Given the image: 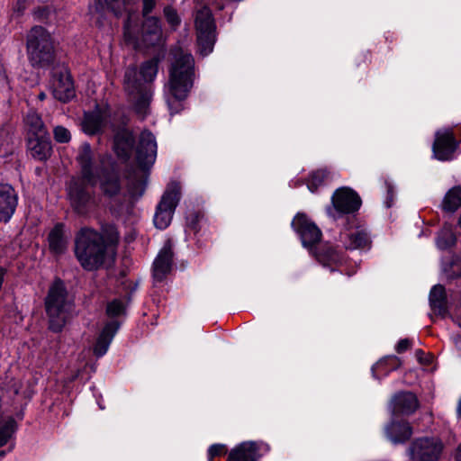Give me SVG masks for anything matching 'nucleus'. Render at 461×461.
<instances>
[{
    "label": "nucleus",
    "instance_id": "1",
    "mask_svg": "<svg viewBox=\"0 0 461 461\" xmlns=\"http://www.w3.org/2000/svg\"><path fill=\"white\" fill-rule=\"evenodd\" d=\"M118 240V232L112 225L104 228L102 233L82 229L76 240V256L85 269H97L106 260L114 258Z\"/></svg>",
    "mask_w": 461,
    "mask_h": 461
},
{
    "label": "nucleus",
    "instance_id": "2",
    "mask_svg": "<svg viewBox=\"0 0 461 461\" xmlns=\"http://www.w3.org/2000/svg\"><path fill=\"white\" fill-rule=\"evenodd\" d=\"M120 159L136 167L132 179L129 180L128 192L132 198L142 195L145 189L144 176L157 158V146H114Z\"/></svg>",
    "mask_w": 461,
    "mask_h": 461
},
{
    "label": "nucleus",
    "instance_id": "3",
    "mask_svg": "<svg viewBox=\"0 0 461 461\" xmlns=\"http://www.w3.org/2000/svg\"><path fill=\"white\" fill-rule=\"evenodd\" d=\"M28 60L32 67L47 68L55 60V42L52 35L42 26H33L26 37Z\"/></svg>",
    "mask_w": 461,
    "mask_h": 461
},
{
    "label": "nucleus",
    "instance_id": "4",
    "mask_svg": "<svg viewBox=\"0 0 461 461\" xmlns=\"http://www.w3.org/2000/svg\"><path fill=\"white\" fill-rule=\"evenodd\" d=\"M194 60L191 54L176 50L169 73V91L171 95L181 101L187 96L193 86Z\"/></svg>",
    "mask_w": 461,
    "mask_h": 461
},
{
    "label": "nucleus",
    "instance_id": "5",
    "mask_svg": "<svg viewBox=\"0 0 461 461\" xmlns=\"http://www.w3.org/2000/svg\"><path fill=\"white\" fill-rule=\"evenodd\" d=\"M81 165L82 179L72 181L68 187V195L73 207L79 212L85 213L93 199L86 189V185H94L97 179L91 167V153L88 146H86L78 157Z\"/></svg>",
    "mask_w": 461,
    "mask_h": 461
},
{
    "label": "nucleus",
    "instance_id": "6",
    "mask_svg": "<svg viewBox=\"0 0 461 461\" xmlns=\"http://www.w3.org/2000/svg\"><path fill=\"white\" fill-rule=\"evenodd\" d=\"M45 307L50 319V330L55 332L60 331L72 307L65 285L60 280H57L50 286L45 300Z\"/></svg>",
    "mask_w": 461,
    "mask_h": 461
},
{
    "label": "nucleus",
    "instance_id": "7",
    "mask_svg": "<svg viewBox=\"0 0 461 461\" xmlns=\"http://www.w3.org/2000/svg\"><path fill=\"white\" fill-rule=\"evenodd\" d=\"M194 24L199 52L206 56L212 51L216 29L212 12L207 6H203L196 11Z\"/></svg>",
    "mask_w": 461,
    "mask_h": 461
},
{
    "label": "nucleus",
    "instance_id": "8",
    "mask_svg": "<svg viewBox=\"0 0 461 461\" xmlns=\"http://www.w3.org/2000/svg\"><path fill=\"white\" fill-rule=\"evenodd\" d=\"M361 206L359 195L351 188L343 186L335 190L331 204L326 207L327 215L336 221L344 215L356 212Z\"/></svg>",
    "mask_w": 461,
    "mask_h": 461
},
{
    "label": "nucleus",
    "instance_id": "9",
    "mask_svg": "<svg viewBox=\"0 0 461 461\" xmlns=\"http://www.w3.org/2000/svg\"><path fill=\"white\" fill-rule=\"evenodd\" d=\"M124 88L134 103V110L141 118L149 113L151 93L137 79V68L129 67L124 75Z\"/></svg>",
    "mask_w": 461,
    "mask_h": 461
},
{
    "label": "nucleus",
    "instance_id": "10",
    "mask_svg": "<svg viewBox=\"0 0 461 461\" xmlns=\"http://www.w3.org/2000/svg\"><path fill=\"white\" fill-rule=\"evenodd\" d=\"M181 198V186L177 182L168 184L154 215V224L159 230H165L171 222L174 212Z\"/></svg>",
    "mask_w": 461,
    "mask_h": 461
},
{
    "label": "nucleus",
    "instance_id": "11",
    "mask_svg": "<svg viewBox=\"0 0 461 461\" xmlns=\"http://www.w3.org/2000/svg\"><path fill=\"white\" fill-rule=\"evenodd\" d=\"M444 449L443 442L437 437L416 438L409 447V456L413 461H437Z\"/></svg>",
    "mask_w": 461,
    "mask_h": 461
},
{
    "label": "nucleus",
    "instance_id": "12",
    "mask_svg": "<svg viewBox=\"0 0 461 461\" xmlns=\"http://www.w3.org/2000/svg\"><path fill=\"white\" fill-rule=\"evenodd\" d=\"M292 227L300 236L303 246L312 252V247L321 240L320 229L303 213L294 218Z\"/></svg>",
    "mask_w": 461,
    "mask_h": 461
},
{
    "label": "nucleus",
    "instance_id": "13",
    "mask_svg": "<svg viewBox=\"0 0 461 461\" xmlns=\"http://www.w3.org/2000/svg\"><path fill=\"white\" fill-rule=\"evenodd\" d=\"M24 124L26 140L29 144H50V137L37 113L29 112L25 116Z\"/></svg>",
    "mask_w": 461,
    "mask_h": 461
},
{
    "label": "nucleus",
    "instance_id": "14",
    "mask_svg": "<svg viewBox=\"0 0 461 461\" xmlns=\"http://www.w3.org/2000/svg\"><path fill=\"white\" fill-rule=\"evenodd\" d=\"M268 450L269 447L262 442H242L230 450L228 461H258Z\"/></svg>",
    "mask_w": 461,
    "mask_h": 461
},
{
    "label": "nucleus",
    "instance_id": "15",
    "mask_svg": "<svg viewBox=\"0 0 461 461\" xmlns=\"http://www.w3.org/2000/svg\"><path fill=\"white\" fill-rule=\"evenodd\" d=\"M18 204V195L9 184H0V221L7 222Z\"/></svg>",
    "mask_w": 461,
    "mask_h": 461
},
{
    "label": "nucleus",
    "instance_id": "16",
    "mask_svg": "<svg viewBox=\"0 0 461 461\" xmlns=\"http://www.w3.org/2000/svg\"><path fill=\"white\" fill-rule=\"evenodd\" d=\"M172 242L167 240L159 250L153 263V276L157 281L163 280L173 266Z\"/></svg>",
    "mask_w": 461,
    "mask_h": 461
},
{
    "label": "nucleus",
    "instance_id": "17",
    "mask_svg": "<svg viewBox=\"0 0 461 461\" xmlns=\"http://www.w3.org/2000/svg\"><path fill=\"white\" fill-rule=\"evenodd\" d=\"M339 241L347 249H366L370 243L367 232L359 227H350L342 230Z\"/></svg>",
    "mask_w": 461,
    "mask_h": 461
},
{
    "label": "nucleus",
    "instance_id": "18",
    "mask_svg": "<svg viewBox=\"0 0 461 461\" xmlns=\"http://www.w3.org/2000/svg\"><path fill=\"white\" fill-rule=\"evenodd\" d=\"M52 88L55 98L61 102H68L75 96L74 84L67 70L54 75Z\"/></svg>",
    "mask_w": 461,
    "mask_h": 461
},
{
    "label": "nucleus",
    "instance_id": "19",
    "mask_svg": "<svg viewBox=\"0 0 461 461\" xmlns=\"http://www.w3.org/2000/svg\"><path fill=\"white\" fill-rule=\"evenodd\" d=\"M390 407L393 415H409L418 409L419 402L412 393L402 392L393 397Z\"/></svg>",
    "mask_w": 461,
    "mask_h": 461
},
{
    "label": "nucleus",
    "instance_id": "20",
    "mask_svg": "<svg viewBox=\"0 0 461 461\" xmlns=\"http://www.w3.org/2000/svg\"><path fill=\"white\" fill-rule=\"evenodd\" d=\"M119 326L117 321H111L103 328L93 348L94 354L97 357H101L106 354Z\"/></svg>",
    "mask_w": 461,
    "mask_h": 461
},
{
    "label": "nucleus",
    "instance_id": "21",
    "mask_svg": "<svg viewBox=\"0 0 461 461\" xmlns=\"http://www.w3.org/2000/svg\"><path fill=\"white\" fill-rule=\"evenodd\" d=\"M161 38L159 21L156 17H148L142 25V43L145 47L157 44Z\"/></svg>",
    "mask_w": 461,
    "mask_h": 461
},
{
    "label": "nucleus",
    "instance_id": "22",
    "mask_svg": "<svg viewBox=\"0 0 461 461\" xmlns=\"http://www.w3.org/2000/svg\"><path fill=\"white\" fill-rule=\"evenodd\" d=\"M386 434L393 443H403L411 438L412 435V429L407 422L392 421L386 427Z\"/></svg>",
    "mask_w": 461,
    "mask_h": 461
},
{
    "label": "nucleus",
    "instance_id": "23",
    "mask_svg": "<svg viewBox=\"0 0 461 461\" xmlns=\"http://www.w3.org/2000/svg\"><path fill=\"white\" fill-rule=\"evenodd\" d=\"M429 304L434 313L444 315L447 312L445 288L440 285H434L429 293Z\"/></svg>",
    "mask_w": 461,
    "mask_h": 461
},
{
    "label": "nucleus",
    "instance_id": "24",
    "mask_svg": "<svg viewBox=\"0 0 461 461\" xmlns=\"http://www.w3.org/2000/svg\"><path fill=\"white\" fill-rule=\"evenodd\" d=\"M68 244V239L63 231V225L57 224L49 234L50 249L54 254H62Z\"/></svg>",
    "mask_w": 461,
    "mask_h": 461
},
{
    "label": "nucleus",
    "instance_id": "25",
    "mask_svg": "<svg viewBox=\"0 0 461 461\" xmlns=\"http://www.w3.org/2000/svg\"><path fill=\"white\" fill-rule=\"evenodd\" d=\"M331 180L332 176L329 171H327L326 169H318L312 171L309 175L306 180V185L311 193H315L318 191L320 187L328 184Z\"/></svg>",
    "mask_w": 461,
    "mask_h": 461
},
{
    "label": "nucleus",
    "instance_id": "26",
    "mask_svg": "<svg viewBox=\"0 0 461 461\" xmlns=\"http://www.w3.org/2000/svg\"><path fill=\"white\" fill-rule=\"evenodd\" d=\"M102 190L107 195L113 196L120 190V181L115 172H104L100 180Z\"/></svg>",
    "mask_w": 461,
    "mask_h": 461
},
{
    "label": "nucleus",
    "instance_id": "27",
    "mask_svg": "<svg viewBox=\"0 0 461 461\" xmlns=\"http://www.w3.org/2000/svg\"><path fill=\"white\" fill-rule=\"evenodd\" d=\"M103 127V118L99 113H86L82 122V130L87 135L97 134Z\"/></svg>",
    "mask_w": 461,
    "mask_h": 461
},
{
    "label": "nucleus",
    "instance_id": "28",
    "mask_svg": "<svg viewBox=\"0 0 461 461\" xmlns=\"http://www.w3.org/2000/svg\"><path fill=\"white\" fill-rule=\"evenodd\" d=\"M401 365L400 359L395 356L386 357L380 361H378L372 367V374L375 378H378V373L384 371L385 375H387L390 371L398 368Z\"/></svg>",
    "mask_w": 461,
    "mask_h": 461
},
{
    "label": "nucleus",
    "instance_id": "29",
    "mask_svg": "<svg viewBox=\"0 0 461 461\" xmlns=\"http://www.w3.org/2000/svg\"><path fill=\"white\" fill-rule=\"evenodd\" d=\"M317 260L324 267H330L331 271L334 270L332 266H339L342 263V257L333 249H327L315 255Z\"/></svg>",
    "mask_w": 461,
    "mask_h": 461
},
{
    "label": "nucleus",
    "instance_id": "30",
    "mask_svg": "<svg viewBox=\"0 0 461 461\" xmlns=\"http://www.w3.org/2000/svg\"><path fill=\"white\" fill-rule=\"evenodd\" d=\"M433 158L438 161L456 158L460 154L458 146H432Z\"/></svg>",
    "mask_w": 461,
    "mask_h": 461
},
{
    "label": "nucleus",
    "instance_id": "31",
    "mask_svg": "<svg viewBox=\"0 0 461 461\" xmlns=\"http://www.w3.org/2000/svg\"><path fill=\"white\" fill-rule=\"evenodd\" d=\"M461 205V187L451 188L445 195L442 207L445 211L455 212Z\"/></svg>",
    "mask_w": 461,
    "mask_h": 461
},
{
    "label": "nucleus",
    "instance_id": "32",
    "mask_svg": "<svg viewBox=\"0 0 461 461\" xmlns=\"http://www.w3.org/2000/svg\"><path fill=\"white\" fill-rule=\"evenodd\" d=\"M442 270L447 278H456L461 276V258L450 256L442 262Z\"/></svg>",
    "mask_w": 461,
    "mask_h": 461
},
{
    "label": "nucleus",
    "instance_id": "33",
    "mask_svg": "<svg viewBox=\"0 0 461 461\" xmlns=\"http://www.w3.org/2000/svg\"><path fill=\"white\" fill-rule=\"evenodd\" d=\"M456 243V236L453 228L449 224H445L439 231L437 238V247L439 249H447Z\"/></svg>",
    "mask_w": 461,
    "mask_h": 461
},
{
    "label": "nucleus",
    "instance_id": "34",
    "mask_svg": "<svg viewBox=\"0 0 461 461\" xmlns=\"http://www.w3.org/2000/svg\"><path fill=\"white\" fill-rule=\"evenodd\" d=\"M158 58H153L141 65L140 74L146 82H150L156 77L158 70Z\"/></svg>",
    "mask_w": 461,
    "mask_h": 461
},
{
    "label": "nucleus",
    "instance_id": "35",
    "mask_svg": "<svg viewBox=\"0 0 461 461\" xmlns=\"http://www.w3.org/2000/svg\"><path fill=\"white\" fill-rule=\"evenodd\" d=\"M138 0H97L100 5H106L115 15L122 14L128 5L134 4Z\"/></svg>",
    "mask_w": 461,
    "mask_h": 461
},
{
    "label": "nucleus",
    "instance_id": "36",
    "mask_svg": "<svg viewBox=\"0 0 461 461\" xmlns=\"http://www.w3.org/2000/svg\"><path fill=\"white\" fill-rule=\"evenodd\" d=\"M461 139H457L452 130L441 129L436 132L434 144H460Z\"/></svg>",
    "mask_w": 461,
    "mask_h": 461
},
{
    "label": "nucleus",
    "instance_id": "37",
    "mask_svg": "<svg viewBox=\"0 0 461 461\" xmlns=\"http://www.w3.org/2000/svg\"><path fill=\"white\" fill-rule=\"evenodd\" d=\"M114 144H132L134 136L126 126H121L113 130Z\"/></svg>",
    "mask_w": 461,
    "mask_h": 461
},
{
    "label": "nucleus",
    "instance_id": "38",
    "mask_svg": "<svg viewBox=\"0 0 461 461\" xmlns=\"http://www.w3.org/2000/svg\"><path fill=\"white\" fill-rule=\"evenodd\" d=\"M51 146H32L29 154L36 159L44 160L50 156Z\"/></svg>",
    "mask_w": 461,
    "mask_h": 461
},
{
    "label": "nucleus",
    "instance_id": "39",
    "mask_svg": "<svg viewBox=\"0 0 461 461\" xmlns=\"http://www.w3.org/2000/svg\"><path fill=\"white\" fill-rule=\"evenodd\" d=\"M54 140L59 143H68L71 140L70 131L63 126H56L53 129Z\"/></svg>",
    "mask_w": 461,
    "mask_h": 461
},
{
    "label": "nucleus",
    "instance_id": "40",
    "mask_svg": "<svg viewBox=\"0 0 461 461\" xmlns=\"http://www.w3.org/2000/svg\"><path fill=\"white\" fill-rule=\"evenodd\" d=\"M106 312L110 317L119 316L124 312V304L121 300L115 299L108 303Z\"/></svg>",
    "mask_w": 461,
    "mask_h": 461
},
{
    "label": "nucleus",
    "instance_id": "41",
    "mask_svg": "<svg viewBox=\"0 0 461 461\" xmlns=\"http://www.w3.org/2000/svg\"><path fill=\"white\" fill-rule=\"evenodd\" d=\"M164 14L167 21V23L172 26L176 27L179 24L180 19L177 15V13L175 9L170 6H167L164 9Z\"/></svg>",
    "mask_w": 461,
    "mask_h": 461
},
{
    "label": "nucleus",
    "instance_id": "42",
    "mask_svg": "<svg viewBox=\"0 0 461 461\" xmlns=\"http://www.w3.org/2000/svg\"><path fill=\"white\" fill-rule=\"evenodd\" d=\"M226 453V446L223 444H213L208 449V459L212 461L214 456Z\"/></svg>",
    "mask_w": 461,
    "mask_h": 461
},
{
    "label": "nucleus",
    "instance_id": "43",
    "mask_svg": "<svg viewBox=\"0 0 461 461\" xmlns=\"http://www.w3.org/2000/svg\"><path fill=\"white\" fill-rule=\"evenodd\" d=\"M51 11L52 8L49 5L38 6L33 10V15L38 20H44L48 18Z\"/></svg>",
    "mask_w": 461,
    "mask_h": 461
},
{
    "label": "nucleus",
    "instance_id": "44",
    "mask_svg": "<svg viewBox=\"0 0 461 461\" xmlns=\"http://www.w3.org/2000/svg\"><path fill=\"white\" fill-rule=\"evenodd\" d=\"M385 186L387 189V194L385 197L384 204L387 208H389L393 203L394 190L393 184L389 180H385Z\"/></svg>",
    "mask_w": 461,
    "mask_h": 461
},
{
    "label": "nucleus",
    "instance_id": "45",
    "mask_svg": "<svg viewBox=\"0 0 461 461\" xmlns=\"http://www.w3.org/2000/svg\"><path fill=\"white\" fill-rule=\"evenodd\" d=\"M139 144H156V138L151 131L144 130L140 135Z\"/></svg>",
    "mask_w": 461,
    "mask_h": 461
},
{
    "label": "nucleus",
    "instance_id": "46",
    "mask_svg": "<svg viewBox=\"0 0 461 461\" xmlns=\"http://www.w3.org/2000/svg\"><path fill=\"white\" fill-rule=\"evenodd\" d=\"M124 37L127 41H131L135 48L140 47V43L138 42V41L131 39L130 19H127L124 24Z\"/></svg>",
    "mask_w": 461,
    "mask_h": 461
},
{
    "label": "nucleus",
    "instance_id": "47",
    "mask_svg": "<svg viewBox=\"0 0 461 461\" xmlns=\"http://www.w3.org/2000/svg\"><path fill=\"white\" fill-rule=\"evenodd\" d=\"M142 4H143V9H142L143 15L146 16L149 13H151L153 8L155 7L156 1L155 0H142Z\"/></svg>",
    "mask_w": 461,
    "mask_h": 461
},
{
    "label": "nucleus",
    "instance_id": "48",
    "mask_svg": "<svg viewBox=\"0 0 461 461\" xmlns=\"http://www.w3.org/2000/svg\"><path fill=\"white\" fill-rule=\"evenodd\" d=\"M410 347V341L407 339L400 340L396 345L397 352L401 353L408 349Z\"/></svg>",
    "mask_w": 461,
    "mask_h": 461
},
{
    "label": "nucleus",
    "instance_id": "49",
    "mask_svg": "<svg viewBox=\"0 0 461 461\" xmlns=\"http://www.w3.org/2000/svg\"><path fill=\"white\" fill-rule=\"evenodd\" d=\"M14 12H16L18 14H22L23 11L25 10V1L22 2L20 0L16 1V5L14 7Z\"/></svg>",
    "mask_w": 461,
    "mask_h": 461
},
{
    "label": "nucleus",
    "instance_id": "50",
    "mask_svg": "<svg viewBox=\"0 0 461 461\" xmlns=\"http://www.w3.org/2000/svg\"><path fill=\"white\" fill-rule=\"evenodd\" d=\"M303 184V182L300 179H293L290 181L289 185L293 188L301 186Z\"/></svg>",
    "mask_w": 461,
    "mask_h": 461
},
{
    "label": "nucleus",
    "instance_id": "51",
    "mask_svg": "<svg viewBox=\"0 0 461 461\" xmlns=\"http://www.w3.org/2000/svg\"><path fill=\"white\" fill-rule=\"evenodd\" d=\"M456 461H461V444L458 446L456 449Z\"/></svg>",
    "mask_w": 461,
    "mask_h": 461
},
{
    "label": "nucleus",
    "instance_id": "52",
    "mask_svg": "<svg viewBox=\"0 0 461 461\" xmlns=\"http://www.w3.org/2000/svg\"><path fill=\"white\" fill-rule=\"evenodd\" d=\"M458 325L461 327V323H458ZM456 346L461 349V336L459 338L455 339Z\"/></svg>",
    "mask_w": 461,
    "mask_h": 461
},
{
    "label": "nucleus",
    "instance_id": "53",
    "mask_svg": "<svg viewBox=\"0 0 461 461\" xmlns=\"http://www.w3.org/2000/svg\"><path fill=\"white\" fill-rule=\"evenodd\" d=\"M38 97H39L40 100H44L45 97H46V95L44 93H41V94H39Z\"/></svg>",
    "mask_w": 461,
    "mask_h": 461
},
{
    "label": "nucleus",
    "instance_id": "54",
    "mask_svg": "<svg viewBox=\"0 0 461 461\" xmlns=\"http://www.w3.org/2000/svg\"><path fill=\"white\" fill-rule=\"evenodd\" d=\"M458 414L461 417V399H460V402H459V404H458Z\"/></svg>",
    "mask_w": 461,
    "mask_h": 461
},
{
    "label": "nucleus",
    "instance_id": "55",
    "mask_svg": "<svg viewBox=\"0 0 461 461\" xmlns=\"http://www.w3.org/2000/svg\"><path fill=\"white\" fill-rule=\"evenodd\" d=\"M180 109H181V104H177V105H176V109H175V112L176 113V112H178V110H180Z\"/></svg>",
    "mask_w": 461,
    "mask_h": 461
},
{
    "label": "nucleus",
    "instance_id": "56",
    "mask_svg": "<svg viewBox=\"0 0 461 461\" xmlns=\"http://www.w3.org/2000/svg\"><path fill=\"white\" fill-rule=\"evenodd\" d=\"M168 105L170 107V110L173 111V104L171 101L168 102Z\"/></svg>",
    "mask_w": 461,
    "mask_h": 461
}]
</instances>
